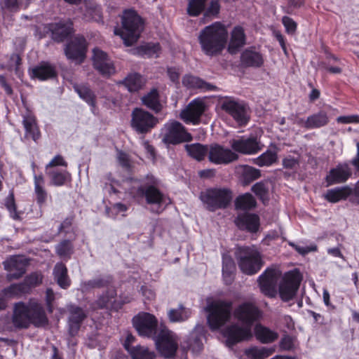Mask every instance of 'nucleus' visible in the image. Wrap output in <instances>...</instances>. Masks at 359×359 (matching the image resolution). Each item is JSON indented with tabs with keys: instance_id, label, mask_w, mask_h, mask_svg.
I'll list each match as a JSON object with an SVG mask.
<instances>
[{
	"instance_id": "obj_61",
	"label": "nucleus",
	"mask_w": 359,
	"mask_h": 359,
	"mask_svg": "<svg viewBox=\"0 0 359 359\" xmlns=\"http://www.w3.org/2000/svg\"><path fill=\"white\" fill-rule=\"evenodd\" d=\"M282 23L287 34H293L295 33L297 28V24L292 18L288 16H283L282 18Z\"/></svg>"
},
{
	"instance_id": "obj_39",
	"label": "nucleus",
	"mask_w": 359,
	"mask_h": 359,
	"mask_svg": "<svg viewBox=\"0 0 359 359\" xmlns=\"http://www.w3.org/2000/svg\"><path fill=\"white\" fill-rule=\"evenodd\" d=\"M184 147L187 154L197 161L201 162L205 159L207 155L208 156L209 148L206 144L193 143L186 144Z\"/></svg>"
},
{
	"instance_id": "obj_1",
	"label": "nucleus",
	"mask_w": 359,
	"mask_h": 359,
	"mask_svg": "<svg viewBox=\"0 0 359 359\" xmlns=\"http://www.w3.org/2000/svg\"><path fill=\"white\" fill-rule=\"evenodd\" d=\"M11 320L13 326L19 330L28 329L32 325L35 327H45L49 323L43 305L34 299L27 303H15Z\"/></svg>"
},
{
	"instance_id": "obj_9",
	"label": "nucleus",
	"mask_w": 359,
	"mask_h": 359,
	"mask_svg": "<svg viewBox=\"0 0 359 359\" xmlns=\"http://www.w3.org/2000/svg\"><path fill=\"white\" fill-rule=\"evenodd\" d=\"M221 109L241 127L245 126L250 120V109L244 101L226 97L221 102Z\"/></svg>"
},
{
	"instance_id": "obj_27",
	"label": "nucleus",
	"mask_w": 359,
	"mask_h": 359,
	"mask_svg": "<svg viewBox=\"0 0 359 359\" xmlns=\"http://www.w3.org/2000/svg\"><path fill=\"white\" fill-rule=\"evenodd\" d=\"M235 223L239 229L254 233L259 229L260 219L257 214L245 212L238 215Z\"/></svg>"
},
{
	"instance_id": "obj_56",
	"label": "nucleus",
	"mask_w": 359,
	"mask_h": 359,
	"mask_svg": "<svg viewBox=\"0 0 359 359\" xmlns=\"http://www.w3.org/2000/svg\"><path fill=\"white\" fill-rule=\"evenodd\" d=\"M251 191L263 202L269 199V187L266 182L260 181L255 183L251 187Z\"/></svg>"
},
{
	"instance_id": "obj_46",
	"label": "nucleus",
	"mask_w": 359,
	"mask_h": 359,
	"mask_svg": "<svg viewBox=\"0 0 359 359\" xmlns=\"http://www.w3.org/2000/svg\"><path fill=\"white\" fill-rule=\"evenodd\" d=\"M83 18L87 21L103 22L101 8L93 3L86 4L83 12Z\"/></svg>"
},
{
	"instance_id": "obj_45",
	"label": "nucleus",
	"mask_w": 359,
	"mask_h": 359,
	"mask_svg": "<svg viewBox=\"0 0 359 359\" xmlns=\"http://www.w3.org/2000/svg\"><path fill=\"white\" fill-rule=\"evenodd\" d=\"M235 208L236 210H250L257 205V201L254 196L250 193L239 195L235 200Z\"/></svg>"
},
{
	"instance_id": "obj_31",
	"label": "nucleus",
	"mask_w": 359,
	"mask_h": 359,
	"mask_svg": "<svg viewBox=\"0 0 359 359\" xmlns=\"http://www.w3.org/2000/svg\"><path fill=\"white\" fill-rule=\"evenodd\" d=\"M73 88L79 95V97L86 102L91 108V111L95 114V109L97 104V97L94 91L87 83H74Z\"/></svg>"
},
{
	"instance_id": "obj_49",
	"label": "nucleus",
	"mask_w": 359,
	"mask_h": 359,
	"mask_svg": "<svg viewBox=\"0 0 359 359\" xmlns=\"http://www.w3.org/2000/svg\"><path fill=\"white\" fill-rule=\"evenodd\" d=\"M274 352L272 348L266 347H251L246 350V355L252 359H265L271 355Z\"/></svg>"
},
{
	"instance_id": "obj_25",
	"label": "nucleus",
	"mask_w": 359,
	"mask_h": 359,
	"mask_svg": "<svg viewBox=\"0 0 359 359\" xmlns=\"http://www.w3.org/2000/svg\"><path fill=\"white\" fill-rule=\"evenodd\" d=\"M231 147L234 151L248 155L255 154L262 149L259 142L253 136L248 138L241 137L240 139L233 140L231 142Z\"/></svg>"
},
{
	"instance_id": "obj_43",
	"label": "nucleus",
	"mask_w": 359,
	"mask_h": 359,
	"mask_svg": "<svg viewBox=\"0 0 359 359\" xmlns=\"http://www.w3.org/2000/svg\"><path fill=\"white\" fill-rule=\"evenodd\" d=\"M261 177L260 170L248 165L242 166L240 180L243 186H248Z\"/></svg>"
},
{
	"instance_id": "obj_11",
	"label": "nucleus",
	"mask_w": 359,
	"mask_h": 359,
	"mask_svg": "<svg viewBox=\"0 0 359 359\" xmlns=\"http://www.w3.org/2000/svg\"><path fill=\"white\" fill-rule=\"evenodd\" d=\"M74 32V24L70 19L45 24L42 37L49 36L54 42L60 43L72 37Z\"/></svg>"
},
{
	"instance_id": "obj_59",
	"label": "nucleus",
	"mask_w": 359,
	"mask_h": 359,
	"mask_svg": "<svg viewBox=\"0 0 359 359\" xmlns=\"http://www.w3.org/2000/svg\"><path fill=\"white\" fill-rule=\"evenodd\" d=\"M36 201L37 205L41 208L43 206L48 199V194L44 187H37L34 188Z\"/></svg>"
},
{
	"instance_id": "obj_44",
	"label": "nucleus",
	"mask_w": 359,
	"mask_h": 359,
	"mask_svg": "<svg viewBox=\"0 0 359 359\" xmlns=\"http://www.w3.org/2000/svg\"><path fill=\"white\" fill-rule=\"evenodd\" d=\"M329 122V118L325 111H320L309 116L306 120V128L313 129L326 126Z\"/></svg>"
},
{
	"instance_id": "obj_10",
	"label": "nucleus",
	"mask_w": 359,
	"mask_h": 359,
	"mask_svg": "<svg viewBox=\"0 0 359 359\" xmlns=\"http://www.w3.org/2000/svg\"><path fill=\"white\" fill-rule=\"evenodd\" d=\"M158 123L157 117L142 108L135 107L132 111L130 127L137 135L150 133Z\"/></svg>"
},
{
	"instance_id": "obj_3",
	"label": "nucleus",
	"mask_w": 359,
	"mask_h": 359,
	"mask_svg": "<svg viewBox=\"0 0 359 359\" xmlns=\"http://www.w3.org/2000/svg\"><path fill=\"white\" fill-rule=\"evenodd\" d=\"M122 27L115 29L114 34L119 35L126 46H130L139 39L144 29V20L133 9L126 10L121 19Z\"/></svg>"
},
{
	"instance_id": "obj_47",
	"label": "nucleus",
	"mask_w": 359,
	"mask_h": 359,
	"mask_svg": "<svg viewBox=\"0 0 359 359\" xmlns=\"http://www.w3.org/2000/svg\"><path fill=\"white\" fill-rule=\"evenodd\" d=\"M278 160L277 151L267 149L257 158L254 159V163L259 167L270 166Z\"/></svg>"
},
{
	"instance_id": "obj_64",
	"label": "nucleus",
	"mask_w": 359,
	"mask_h": 359,
	"mask_svg": "<svg viewBox=\"0 0 359 359\" xmlns=\"http://www.w3.org/2000/svg\"><path fill=\"white\" fill-rule=\"evenodd\" d=\"M117 159L119 164L124 168L130 167V162L128 155L123 151H118L117 154Z\"/></svg>"
},
{
	"instance_id": "obj_26",
	"label": "nucleus",
	"mask_w": 359,
	"mask_h": 359,
	"mask_svg": "<svg viewBox=\"0 0 359 359\" xmlns=\"http://www.w3.org/2000/svg\"><path fill=\"white\" fill-rule=\"evenodd\" d=\"M4 266L5 270L9 272L6 275L7 280L12 281L24 276L26 273L27 262L17 257H12L4 262Z\"/></svg>"
},
{
	"instance_id": "obj_13",
	"label": "nucleus",
	"mask_w": 359,
	"mask_h": 359,
	"mask_svg": "<svg viewBox=\"0 0 359 359\" xmlns=\"http://www.w3.org/2000/svg\"><path fill=\"white\" fill-rule=\"evenodd\" d=\"M302 280V275L297 269L286 272L278 286L280 299L287 302L294 298Z\"/></svg>"
},
{
	"instance_id": "obj_55",
	"label": "nucleus",
	"mask_w": 359,
	"mask_h": 359,
	"mask_svg": "<svg viewBox=\"0 0 359 359\" xmlns=\"http://www.w3.org/2000/svg\"><path fill=\"white\" fill-rule=\"evenodd\" d=\"M6 296L21 297L23 294H29L22 282L19 283H13L3 290Z\"/></svg>"
},
{
	"instance_id": "obj_22",
	"label": "nucleus",
	"mask_w": 359,
	"mask_h": 359,
	"mask_svg": "<svg viewBox=\"0 0 359 359\" xmlns=\"http://www.w3.org/2000/svg\"><path fill=\"white\" fill-rule=\"evenodd\" d=\"M352 175V170L348 163H339L330 170L325 180L326 187L345 183Z\"/></svg>"
},
{
	"instance_id": "obj_42",
	"label": "nucleus",
	"mask_w": 359,
	"mask_h": 359,
	"mask_svg": "<svg viewBox=\"0 0 359 359\" xmlns=\"http://www.w3.org/2000/svg\"><path fill=\"white\" fill-rule=\"evenodd\" d=\"M116 290L115 287H109L93 303L92 306L95 309H104L108 307V305L116 297Z\"/></svg>"
},
{
	"instance_id": "obj_4",
	"label": "nucleus",
	"mask_w": 359,
	"mask_h": 359,
	"mask_svg": "<svg viewBox=\"0 0 359 359\" xmlns=\"http://www.w3.org/2000/svg\"><path fill=\"white\" fill-rule=\"evenodd\" d=\"M235 258L241 271L248 276L258 273L263 266L261 254L254 247L237 248L235 251Z\"/></svg>"
},
{
	"instance_id": "obj_63",
	"label": "nucleus",
	"mask_w": 359,
	"mask_h": 359,
	"mask_svg": "<svg viewBox=\"0 0 359 359\" xmlns=\"http://www.w3.org/2000/svg\"><path fill=\"white\" fill-rule=\"evenodd\" d=\"M299 160L293 156H288L283 159V166L285 169H295L299 166Z\"/></svg>"
},
{
	"instance_id": "obj_41",
	"label": "nucleus",
	"mask_w": 359,
	"mask_h": 359,
	"mask_svg": "<svg viewBox=\"0 0 359 359\" xmlns=\"http://www.w3.org/2000/svg\"><path fill=\"white\" fill-rule=\"evenodd\" d=\"M191 310L180 304L177 309L168 311V317L171 323H182L187 320L191 316Z\"/></svg>"
},
{
	"instance_id": "obj_18",
	"label": "nucleus",
	"mask_w": 359,
	"mask_h": 359,
	"mask_svg": "<svg viewBox=\"0 0 359 359\" xmlns=\"http://www.w3.org/2000/svg\"><path fill=\"white\" fill-rule=\"evenodd\" d=\"M222 334L226 339V344L228 346H233L240 342L248 341L252 337V330L237 323L226 326L224 329Z\"/></svg>"
},
{
	"instance_id": "obj_51",
	"label": "nucleus",
	"mask_w": 359,
	"mask_h": 359,
	"mask_svg": "<svg viewBox=\"0 0 359 359\" xmlns=\"http://www.w3.org/2000/svg\"><path fill=\"white\" fill-rule=\"evenodd\" d=\"M207 0H189L187 14L191 17H198L205 11Z\"/></svg>"
},
{
	"instance_id": "obj_19",
	"label": "nucleus",
	"mask_w": 359,
	"mask_h": 359,
	"mask_svg": "<svg viewBox=\"0 0 359 359\" xmlns=\"http://www.w3.org/2000/svg\"><path fill=\"white\" fill-rule=\"evenodd\" d=\"M238 159V155L231 149L219 144L209 147L208 160L215 165H228Z\"/></svg>"
},
{
	"instance_id": "obj_16",
	"label": "nucleus",
	"mask_w": 359,
	"mask_h": 359,
	"mask_svg": "<svg viewBox=\"0 0 359 359\" xmlns=\"http://www.w3.org/2000/svg\"><path fill=\"white\" fill-rule=\"evenodd\" d=\"M133 325L140 337L154 339L157 335L158 320L147 312H140L132 320Z\"/></svg>"
},
{
	"instance_id": "obj_6",
	"label": "nucleus",
	"mask_w": 359,
	"mask_h": 359,
	"mask_svg": "<svg viewBox=\"0 0 359 359\" xmlns=\"http://www.w3.org/2000/svg\"><path fill=\"white\" fill-rule=\"evenodd\" d=\"M232 306L231 301L221 299L213 301L208 305L207 321L210 330H217L230 320Z\"/></svg>"
},
{
	"instance_id": "obj_7",
	"label": "nucleus",
	"mask_w": 359,
	"mask_h": 359,
	"mask_svg": "<svg viewBox=\"0 0 359 359\" xmlns=\"http://www.w3.org/2000/svg\"><path fill=\"white\" fill-rule=\"evenodd\" d=\"M200 198L208 210L215 212L229 207L233 192L229 188H209L201 193Z\"/></svg>"
},
{
	"instance_id": "obj_38",
	"label": "nucleus",
	"mask_w": 359,
	"mask_h": 359,
	"mask_svg": "<svg viewBox=\"0 0 359 359\" xmlns=\"http://www.w3.org/2000/svg\"><path fill=\"white\" fill-rule=\"evenodd\" d=\"M55 280L62 289L68 288L71 285V280L68 276L66 265L62 262L57 263L53 269Z\"/></svg>"
},
{
	"instance_id": "obj_2",
	"label": "nucleus",
	"mask_w": 359,
	"mask_h": 359,
	"mask_svg": "<svg viewBox=\"0 0 359 359\" xmlns=\"http://www.w3.org/2000/svg\"><path fill=\"white\" fill-rule=\"evenodd\" d=\"M228 31L221 22H215L203 27L198 34V41L201 51L208 57L220 55L228 43Z\"/></svg>"
},
{
	"instance_id": "obj_23",
	"label": "nucleus",
	"mask_w": 359,
	"mask_h": 359,
	"mask_svg": "<svg viewBox=\"0 0 359 359\" xmlns=\"http://www.w3.org/2000/svg\"><path fill=\"white\" fill-rule=\"evenodd\" d=\"M205 109V102L202 100L196 98L189 103L185 109L182 111L180 116L186 123L197 125L200 123L201 117Z\"/></svg>"
},
{
	"instance_id": "obj_12",
	"label": "nucleus",
	"mask_w": 359,
	"mask_h": 359,
	"mask_svg": "<svg viewBox=\"0 0 359 359\" xmlns=\"http://www.w3.org/2000/svg\"><path fill=\"white\" fill-rule=\"evenodd\" d=\"M262 311L252 302H244L238 304L233 310L234 318L242 325L252 330L262 318Z\"/></svg>"
},
{
	"instance_id": "obj_62",
	"label": "nucleus",
	"mask_w": 359,
	"mask_h": 359,
	"mask_svg": "<svg viewBox=\"0 0 359 359\" xmlns=\"http://www.w3.org/2000/svg\"><path fill=\"white\" fill-rule=\"evenodd\" d=\"M288 244L290 246H291L293 249H294L298 253H299L302 255H306L310 252H314L317 250L316 245L302 247L295 244L293 242H289Z\"/></svg>"
},
{
	"instance_id": "obj_24",
	"label": "nucleus",
	"mask_w": 359,
	"mask_h": 359,
	"mask_svg": "<svg viewBox=\"0 0 359 359\" xmlns=\"http://www.w3.org/2000/svg\"><path fill=\"white\" fill-rule=\"evenodd\" d=\"M68 332L71 337L78 334L83 321L87 318V313L80 306L70 305L68 306Z\"/></svg>"
},
{
	"instance_id": "obj_29",
	"label": "nucleus",
	"mask_w": 359,
	"mask_h": 359,
	"mask_svg": "<svg viewBox=\"0 0 359 359\" xmlns=\"http://www.w3.org/2000/svg\"><path fill=\"white\" fill-rule=\"evenodd\" d=\"M246 43V35L241 26H236L231 32L228 43V52L231 55L236 54Z\"/></svg>"
},
{
	"instance_id": "obj_50",
	"label": "nucleus",
	"mask_w": 359,
	"mask_h": 359,
	"mask_svg": "<svg viewBox=\"0 0 359 359\" xmlns=\"http://www.w3.org/2000/svg\"><path fill=\"white\" fill-rule=\"evenodd\" d=\"M132 359H155L156 354L148 347L137 345L133 348L129 353Z\"/></svg>"
},
{
	"instance_id": "obj_8",
	"label": "nucleus",
	"mask_w": 359,
	"mask_h": 359,
	"mask_svg": "<svg viewBox=\"0 0 359 359\" xmlns=\"http://www.w3.org/2000/svg\"><path fill=\"white\" fill-rule=\"evenodd\" d=\"M145 179L147 182L137 187L135 193V196L144 198L148 205H157L160 208L165 203V195L157 187V179L151 174L147 175ZM151 211L159 214L162 210H151Z\"/></svg>"
},
{
	"instance_id": "obj_53",
	"label": "nucleus",
	"mask_w": 359,
	"mask_h": 359,
	"mask_svg": "<svg viewBox=\"0 0 359 359\" xmlns=\"http://www.w3.org/2000/svg\"><path fill=\"white\" fill-rule=\"evenodd\" d=\"M114 282V278L111 275H107L102 277H98L87 282L86 285L90 288H103L113 287L111 286Z\"/></svg>"
},
{
	"instance_id": "obj_34",
	"label": "nucleus",
	"mask_w": 359,
	"mask_h": 359,
	"mask_svg": "<svg viewBox=\"0 0 359 359\" xmlns=\"http://www.w3.org/2000/svg\"><path fill=\"white\" fill-rule=\"evenodd\" d=\"M141 100L144 106L155 113H159L163 109L159 93L156 88L151 89L141 98Z\"/></svg>"
},
{
	"instance_id": "obj_54",
	"label": "nucleus",
	"mask_w": 359,
	"mask_h": 359,
	"mask_svg": "<svg viewBox=\"0 0 359 359\" xmlns=\"http://www.w3.org/2000/svg\"><path fill=\"white\" fill-rule=\"evenodd\" d=\"M55 252L60 257L69 259L73 253V245L69 240H63L56 246Z\"/></svg>"
},
{
	"instance_id": "obj_40",
	"label": "nucleus",
	"mask_w": 359,
	"mask_h": 359,
	"mask_svg": "<svg viewBox=\"0 0 359 359\" xmlns=\"http://www.w3.org/2000/svg\"><path fill=\"white\" fill-rule=\"evenodd\" d=\"M183 84L190 88H198L203 91H213L217 88L203 79L191 75H186L182 80Z\"/></svg>"
},
{
	"instance_id": "obj_30",
	"label": "nucleus",
	"mask_w": 359,
	"mask_h": 359,
	"mask_svg": "<svg viewBox=\"0 0 359 359\" xmlns=\"http://www.w3.org/2000/svg\"><path fill=\"white\" fill-rule=\"evenodd\" d=\"M57 73L55 66L48 62H42L33 67L31 71V77L39 81H46L56 78Z\"/></svg>"
},
{
	"instance_id": "obj_33",
	"label": "nucleus",
	"mask_w": 359,
	"mask_h": 359,
	"mask_svg": "<svg viewBox=\"0 0 359 359\" xmlns=\"http://www.w3.org/2000/svg\"><path fill=\"white\" fill-rule=\"evenodd\" d=\"M204 334L198 330L192 331L184 342V348L194 354H199L203 349V339Z\"/></svg>"
},
{
	"instance_id": "obj_17",
	"label": "nucleus",
	"mask_w": 359,
	"mask_h": 359,
	"mask_svg": "<svg viewBox=\"0 0 359 359\" xmlns=\"http://www.w3.org/2000/svg\"><path fill=\"white\" fill-rule=\"evenodd\" d=\"M280 273L274 268H267L258 278L260 291L269 298L277 294V283Z\"/></svg>"
},
{
	"instance_id": "obj_35",
	"label": "nucleus",
	"mask_w": 359,
	"mask_h": 359,
	"mask_svg": "<svg viewBox=\"0 0 359 359\" xmlns=\"http://www.w3.org/2000/svg\"><path fill=\"white\" fill-rule=\"evenodd\" d=\"M352 194V189L347 187H335L327 191L324 194V198L332 203H336L342 200H346Z\"/></svg>"
},
{
	"instance_id": "obj_52",
	"label": "nucleus",
	"mask_w": 359,
	"mask_h": 359,
	"mask_svg": "<svg viewBox=\"0 0 359 359\" xmlns=\"http://www.w3.org/2000/svg\"><path fill=\"white\" fill-rule=\"evenodd\" d=\"M4 205L9 212L10 217L14 220H20V213L17 210V205L15 200L13 190L9 191L8 195L4 200Z\"/></svg>"
},
{
	"instance_id": "obj_37",
	"label": "nucleus",
	"mask_w": 359,
	"mask_h": 359,
	"mask_svg": "<svg viewBox=\"0 0 359 359\" xmlns=\"http://www.w3.org/2000/svg\"><path fill=\"white\" fill-rule=\"evenodd\" d=\"M122 83L130 93L138 92L145 86L146 80L139 73H130L124 79Z\"/></svg>"
},
{
	"instance_id": "obj_5",
	"label": "nucleus",
	"mask_w": 359,
	"mask_h": 359,
	"mask_svg": "<svg viewBox=\"0 0 359 359\" xmlns=\"http://www.w3.org/2000/svg\"><path fill=\"white\" fill-rule=\"evenodd\" d=\"M68 162L61 154L55 155L45 166L46 174L50 180V185L63 187L69 184L72 174L68 171Z\"/></svg>"
},
{
	"instance_id": "obj_15",
	"label": "nucleus",
	"mask_w": 359,
	"mask_h": 359,
	"mask_svg": "<svg viewBox=\"0 0 359 359\" xmlns=\"http://www.w3.org/2000/svg\"><path fill=\"white\" fill-rule=\"evenodd\" d=\"M156 349L165 358H175L178 349L176 335L167 327H161L155 337Z\"/></svg>"
},
{
	"instance_id": "obj_14",
	"label": "nucleus",
	"mask_w": 359,
	"mask_h": 359,
	"mask_svg": "<svg viewBox=\"0 0 359 359\" xmlns=\"http://www.w3.org/2000/svg\"><path fill=\"white\" fill-rule=\"evenodd\" d=\"M163 130L162 141L165 144L177 145L193 140L191 134L187 130L186 128L175 120L166 123Z\"/></svg>"
},
{
	"instance_id": "obj_20",
	"label": "nucleus",
	"mask_w": 359,
	"mask_h": 359,
	"mask_svg": "<svg viewBox=\"0 0 359 359\" xmlns=\"http://www.w3.org/2000/svg\"><path fill=\"white\" fill-rule=\"evenodd\" d=\"M93 65L102 76L109 77L115 72V67L107 53L95 48L93 50Z\"/></svg>"
},
{
	"instance_id": "obj_36",
	"label": "nucleus",
	"mask_w": 359,
	"mask_h": 359,
	"mask_svg": "<svg viewBox=\"0 0 359 359\" xmlns=\"http://www.w3.org/2000/svg\"><path fill=\"white\" fill-rule=\"evenodd\" d=\"M254 332L257 339L262 344L272 343L278 338V332L260 323L255 325Z\"/></svg>"
},
{
	"instance_id": "obj_21",
	"label": "nucleus",
	"mask_w": 359,
	"mask_h": 359,
	"mask_svg": "<svg viewBox=\"0 0 359 359\" xmlns=\"http://www.w3.org/2000/svg\"><path fill=\"white\" fill-rule=\"evenodd\" d=\"M87 47L88 43L84 36H78L67 44L65 53L68 59L81 63L86 58Z\"/></svg>"
},
{
	"instance_id": "obj_32",
	"label": "nucleus",
	"mask_w": 359,
	"mask_h": 359,
	"mask_svg": "<svg viewBox=\"0 0 359 359\" xmlns=\"http://www.w3.org/2000/svg\"><path fill=\"white\" fill-rule=\"evenodd\" d=\"M22 124L25 130V136L36 142L41 137V133L35 116L31 112H27L23 116Z\"/></svg>"
},
{
	"instance_id": "obj_60",
	"label": "nucleus",
	"mask_w": 359,
	"mask_h": 359,
	"mask_svg": "<svg viewBox=\"0 0 359 359\" xmlns=\"http://www.w3.org/2000/svg\"><path fill=\"white\" fill-rule=\"evenodd\" d=\"M20 5V0H2L0 3L2 10L14 13L19 11Z\"/></svg>"
},
{
	"instance_id": "obj_48",
	"label": "nucleus",
	"mask_w": 359,
	"mask_h": 359,
	"mask_svg": "<svg viewBox=\"0 0 359 359\" xmlns=\"http://www.w3.org/2000/svg\"><path fill=\"white\" fill-rule=\"evenodd\" d=\"M221 9L219 0H211L208 6L205 8L201 19L203 23H206L212 18H217Z\"/></svg>"
},
{
	"instance_id": "obj_28",
	"label": "nucleus",
	"mask_w": 359,
	"mask_h": 359,
	"mask_svg": "<svg viewBox=\"0 0 359 359\" xmlns=\"http://www.w3.org/2000/svg\"><path fill=\"white\" fill-rule=\"evenodd\" d=\"M241 64L243 67L259 68L264 63L263 55L255 50V47L245 48L241 54Z\"/></svg>"
},
{
	"instance_id": "obj_58",
	"label": "nucleus",
	"mask_w": 359,
	"mask_h": 359,
	"mask_svg": "<svg viewBox=\"0 0 359 359\" xmlns=\"http://www.w3.org/2000/svg\"><path fill=\"white\" fill-rule=\"evenodd\" d=\"M161 50V46L158 43H148L144 45L140 46L137 48L138 53L142 56L152 57Z\"/></svg>"
},
{
	"instance_id": "obj_57",
	"label": "nucleus",
	"mask_w": 359,
	"mask_h": 359,
	"mask_svg": "<svg viewBox=\"0 0 359 359\" xmlns=\"http://www.w3.org/2000/svg\"><path fill=\"white\" fill-rule=\"evenodd\" d=\"M43 276L41 274L34 272L27 276L22 283L25 285L27 292L29 293L32 288L39 285L42 283Z\"/></svg>"
}]
</instances>
